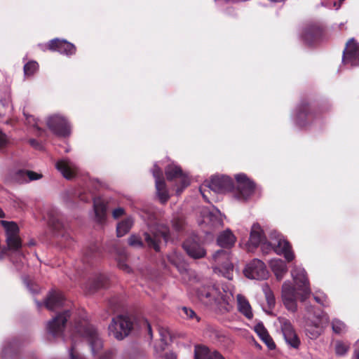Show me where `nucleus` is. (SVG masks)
<instances>
[{
	"label": "nucleus",
	"mask_w": 359,
	"mask_h": 359,
	"mask_svg": "<svg viewBox=\"0 0 359 359\" xmlns=\"http://www.w3.org/2000/svg\"><path fill=\"white\" fill-rule=\"evenodd\" d=\"M64 302L65 297L61 292L52 291L48 294L44 304L48 309L54 310L63 306Z\"/></svg>",
	"instance_id": "b1692460"
},
{
	"label": "nucleus",
	"mask_w": 359,
	"mask_h": 359,
	"mask_svg": "<svg viewBox=\"0 0 359 359\" xmlns=\"http://www.w3.org/2000/svg\"><path fill=\"white\" fill-rule=\"evenodd\" d=\"M233 187V180L228 176H215L210 180L205 181L200 187V191L203 198L208 201L206 192L212 191L215 194H223L232 191Z\"/></svg>",
	"instance_id": "20e7f679"
},
{
	"label": "nucleus",
	"mask_w": 359,
	"mask_h": 359,
	"mask_svg": "<svg viewBox=\"0 0 359 359\" xmlns=\"http://www.w3.org/2000/svg\"><path fill=\"white\" fill-rule=\"evenodd\" d=\"M349 349V345L342 341H337L335 344V351L338 355H344Z\"/></svg>",
	"instance_id": "a18cd8bd"
},
{
	"label": "nucleus",
	"mask_w": 359,
	"mask_h": 359,
	"mask_svg": "<svg viewBox=\"0 0 359 359\" xmlns=\"http://www.w3.org/2000/svg\"><path fill=\"white\" fill-rule=\"evenodd\" d=\"M183 248L187 255L194 259L202 258L206 254L203 246L194 239H187L184 243Z\"/></svg>",
	"instance_id": "4be33fe9"
},
{
	"label": "nucleus",
	"mask_w": 359,
	"mask_h": 359,
	"mask_svg": "<svg viewBox=\"0 0 359 359\" xmlns=\"http://www.w3.org/2000/svg\"><path fill=\"white\" fill-rule=\"evenodd\" d=\"M55 165L63 177L67 179H72L77 171L76 165L67 158L58 161Z\"/></svg>",
	"instance_id": "5701e85b"
},
{
	"label": "nucleus",
	"mask_w": 359,
	"mask_h": 359,
	"mask_svg": "<svg viewBox=\"0 0 359 359\" xmlns=\"http://www.w3.org/2000/svg\"><path fill=\"white\" fill-rule=\"evenodd\" d=\"M281 297L283 302L287 310L295 312L297 309V293L290 280H286L282 285Z\"/></svg>",
	"instance_id": "dca6fc26"
},
{
	"label": "nucleus",
	"mask_w": 359,
	"mask_h": 359,
	"mask_svg": "<svg viewBox=\"0 0 359 359\" xmlns=\"http://www.w3.org/2000/svg\"><path fill=\"white\" fill-rule=\"evenodd\" d=\"M198 296L206 304L218 305L221 310L226 311L229 310V297L214 285L200 289Z\"/></svg>",
	"instance_id": "39448f33"
},
{
	"label": "nucleus",
	"mask_w": 359,
	"mask_h": 359,
	"mask_svg": "<svg viewBox=\"0 0 359 359\" xmlns=\"http://www.w3.org/2000/svg\"><path fill=\"white\" fill-rule=\"evenodd\" d=\"M5 216V214L4 212V211L0 208V217L2 218V217H4Z\"/></svg>",
	"instance_id": "bf43d9fd"
},
{
	"label": "nucleus",
	"mask_w": 359,
	"mask_h": 359,
	"mask_svg": "<svg viewBox=\"0 0 359 359\" xmlns=\"http://www.w3.org/2000/svg\"><path fill=\"white\" fill-rule=\"evenodd\" d=\"M23 114L26 118L27 123L36 128L37 130V135H41L43 131L39 127L38 121L32 116L28 115L25 111L23 112Z\"/></svg>",
	"instance_id": "37998d69"
},
{
	"label": "nucleus",
	"mask_w": 359,
	"mask_h": 359,
	"mask_svg": "<svg viewBox=\"0 0 359 359\" xmlns=\"http://www.w3.org/2000/svg\"><path fill=\"white\" fill-rule=\"evenodd\" d=\"M159 359H176V355L173 353H166L161 355Z\"/></svg>",
	"instance_id": "864d4df0"
},
{
	"label": "nucleus",
	"mask_w": 359,
	"mask_h": 359,
	"mask_svg": "<svg viewBox=\"0 0 359 359\" xmlns=\"http://www.w3.org/2000/svg\"><path fill=\"white\" fill-rule=\"evenodd\" d=\"M180 314L183 318H190V319H193L195 318L198 320L195 312L191 309L186 307V306L181 308Z\"/></svg>",
	"instance_id": "49530a36"
},
{
	"label": "nucleus",
	"mask_w": 359,
	"mask_h": 359,
	"mask_svg": "<svg viewBox=\"0 0 359 359\" xmlns=\"http://www.w3.org/2000/svg\"><path fill=\"white\" fill-rule=\"evenodd\" d=\"M48 222H49L50 225H51L54 228L57 229V225H56V223H55V221L54 218H52L51 217H50Z\"/></svg>",
	"instance_id": "4d7b16f0"
},
{
	"label": "nucleus",
	"mask_w": 359,
	"mask_h": 359,
	"mask_svg": "<svg viewBox=\"0 0 359 359\" xmlns=\"http://www.w3.org/2000/svg\"><path fill=\"white\" fill-rule=\"evenodd\" d=\"M134 223L132 217H128L118 222L116 225V234L118 237H122L129 232Z\"/></svg>",
	"instance_id": "f704fd0d"
},
{
	"label": "nucleus",
	"mask_w": 359,
	"mask_h": 359,
	"mask_svg": "<svg viewBox=\"0 0 359 359\" xmlns=\"http://www.w3.org/2000/svg\"><path fill=\"white\" fill-rule=\"evenodd\" d=\"M159 333L161 335V340L158 344L155 346V350L157 353L163 351L165 349L168 344V340L170 338V333L165 330L161 329L159 330Z\"/></svg>",
	"instance_id": "e433bc0d"
},
{
	"label": "nucleus",
	"mask_w": 359,
	"mask_h": 359,
	"mask_svg": "<svg viewBox=\"0 0 359 359\" xmlns=\"http://www.w3.org/2000/svg\"><path fill=\"white\" fill-rule=\"evenodd\" d=\"M75 337L76 336L74 335L72 339V345L69 350V356L71 359H84L83 355L79 353L76 350Z\"/></svg>",
	"instance_id": "c03bdc74"
},
{
	"label": "nucleus",
	"mask_w": 359,
	"mask_h": 359,
	"mask_svg": "<svg viewBox=\"0 0 359 359\" xmlns=\"http://www.w3.org/2000/svg\"><path fill=\"white\" fill-rule=\"evenodd\" d=\"M236 297L238 311L247 318L251 319L253 314L249 302L242 294H238Z\"/></svg>",
	"instance_id": "7c9ffc66"
},
{
	"label": "nucleus",
	"mask_w": 359,
	"mask_h": 359,
	"mask_svg": "<svg viewBox=\"0 0 359 359\" xmlns=\"http://www.w3.org/2000/svg\"><path fill=\"white\" fill-rule=\"evenodd\" d=\"M11 251L8 248V245L6 247V248H4L2 249V250L0 252V260L3 259L4 258V257L7 255V252L8 251Z\"/></svg>",
	"instance_id": "6e6d98bb"
},
{
	"label": "nucleus",
	"mask_w": 359,
	"mask_h": 359,
	"mask_svg": "<svg viewBox=\"0 0 359 359\" xmlns=\"http://www.w3.org/2000/svg\"><path fill=\"white\" fill-rule=\"evenodd\" d=\"M128 242L130 246L134 248H142L143 247V243L141 238L136 235H131L128 239Z\"/></svg>",
	"instance_id": "de8ad7c7"
},
{
	"label": "nucleus",
	"mask_w": 359,
	"mask_h": 359,
	"mask_svg": "<svg viewBox=\"0 0 359 359\" xmlns=\"http://www.w3.org/2000/svg\"><path fill=\"white\" fill-rule=\"evenodd\" d=\"M355 346L356 348H359V339L356 341Z\"/></svg>",
	"instance_id": "e2e57ef3"
},
{
	"label": "nucleus",
	"mask_w": 359,
	"mask_h": 359,
	"mask_svg": "<svg viewBox=\"0 0 359 359\" xmlns=\"http://www.w3.org/2000/svg\"><path fill=\"white\" fill-rule=\"evenodd\" d=\"M76 332L78 335L86 339L93 356L97 359H111L112 358L114 355L112 350H107L101 353L103 348V341L92 325L86 321L80 323L76 327Z\"/></svg>",
	"instance_id": "f257e3e1"
},
{
	"label": "nucleus",
	"mask_w": 359,
	"mask_h": 359,
	"mask_svg": "<svg viewBox=\"0 0 359 359\" xmlns=\"http://www.w3.org/2000/svg\"><path fill=\"white\" fill-rule=\"evenodd\" d=\"M93 208L97 221L100 223L104 222L107 216V203L105 201L100 197L95 198L93 199Z\"/></svg>",
	"instance_id": "bb28decb"
},
{
	"label": "nucleus",
	"mask_w": 359,
	"mask_h": 359,
	"mask_svg": "<svg viewBox=\"0 0 359 359\" xmlns=\"http://www.w3.org/2000/svg\"><path fill=\"white\" fill-rule=\"evenodd\" d=\"M223 217L221 212L215 207L211 209L203 208L201 210V216L198 219V223L201 228H208L207 230H205L208 233L209 229L222 226Z\"/></svg>",
	"instance_id": "9d476101"
},
{
	"label": "nucleus",
	"mask_w": 359,
	"mask_h": 359,
	"mask_svg": "<svg viewBox=\"0 0 359 359\" xmlns=\"http://www.w3.org/2000/svg\"><path fill=\"white\" fill-rule=\"evenodd\" d=\"M291 276L297 290L299 291L298 294L300 296L301 301L303 302L308 298L311 293L306 272L302 266L294 265L291 271Z\"/></svg>",
	"instance_id": "f8f14e48"
},
{
	"label": "nucleus",
	"mask_w": 359,
	"mask_h": 359,
	"mask_svg": "<svg viewBox=\"0 0 359 359\" xmlns=\"http://www.w3.org/2000/svg\"><path fill=\"white\" fill-rule=\"evenodd\" d=\"M319 34L320 29L318 27L315 25H309L304 28L302 34V38L306 43H311Z\"/></svg>",
	"instance_id": "72a5a7b5"
},
{
	"label": "nucleus",
	"mask_w": 359,
	"mask_h": 359,
	"mask_svg": "<svg viewBox=\"0 0 359 359\" xmlns=\"http://www.w3.org/2000/svg\"><path fill=\"white\" fill-rule=\"evenodd\" d=\"M152 173L155 178L157 196L160 201L164 203L169 199L170 196L166 188L165 181L162 177V170L156 164H155L152 170Z\"/></svg>",
	"instance_id": "6ab92c4d"
},
{
	"label": "nucleus",
	"mask_w": 359,
	"mask_h": 359,
	"mask_svg": "<svg viewBox=\"0 0 359 359\" xmlns=\"http://www.w3.org/2000/svg\"><path fill=\"white\" fill-rule=\"evenodd\" d=\"M243 272L248 278L253 280H265L269 276L265 264L258 259H254L249 262Z\"/></svg>",
	"instance_id": "ddd939ff"
},
{
	"label": "nucleus",
	"mask_w": 359,
	"mask_h": 359,
	"mask_svg": "<svg viewBox=\"0 0 359 359\" xmlns=\"http://www.w3.org/2000/svg\"><path fill=\"white\" fill-rule=\"evenodd\" d=\"M236 187L232 189L233 197L241 202L249 201L257 192L255 184L243 173L236 175Z\"/></svg>",
	"instance_id": "423d86ee"
},
{
	"label": "nucleus",
	"mask_w": 359,
	"mask_h": 359,
	"mask_svg": "<svg viewBox=\"0 0 359 359\" xmlns=\"http://www.w3.org/2000/svg\"><path fill=\"white\" fill-rule=\"evenodd\" d=\"M38 63L35 61H30L24 66V72L25 76H32L38 69Z\"/></svg>",
	"instance_id": "79ce46f5"
},
{
	"label": "nucleus",
	"mask_w": 359,
	"mask_h": 359,
	"mask_svg": "<svg viewBox=\"0 0 359 359\" xmlns=\"http://www.w3.org/2000/svg\"><path fill=\"white\" fill-rule=\"evenodd\" d=\"M306 309L307 311L306 317L309 320L306 333L310 339H315L323 332L324 326L329 322V318L327 314L322 311H313L312 306H306Z\"/></svg>",
	"instance_id": "7ed1b4c3"
},
{
	"label": "nucleus",
	"mask_w": 359,
	"mask_h": 359,
	"mask_svg": "<svg viewBox=\"0 0 359 359\" xmlns=\"http://www.w3.org/2000/svg\"><path fill=\"white\" fill-rule=\"evenodd\" d=\"M133 327L132 319L125 315L113 318L109 325V333L118 340H122L128 336Z\"/></svg>",
	"instance_id": "1a4fd4ad"
},
{
	"label": "nucleus",
	"mask_w": 359,
	"mask_h": 359,
	"mask_svg": "<svg viewBox=\"0 0 359 359\" xmlns=\"http://www.w3.org/2000/svg\"><path fill=\"white\" fill-rule=\"evenodd\" d=\"M236 241V236L229 229L221 232L217 239V244L219 246L226 248L232 247L234 245Z\"/></svg>",
	"instance_id": "c85d7f7f"
},
{
	"label": "nucleus",
	"mask_w": 359,
	"mask_h": 359,
	"mask_svg": "<svg viewBox=\"0 0 359 359\" xmlns=\"http://www.w3.org/2000/svg\"><path fill=\"white\" fill-rule=\"evenodd\" d=\"M29 144L36 149H41V144L34 139L29 140Z\"/></svg>",
	"instance_id": "5fc2aeb1"
},
{
	"label": "nucleus",
	"mask_w": 359,
	"mask_h": 359,
	"mask_svg": "<svg viewBox=\"0 0 359 359\" xmlns=\"http://www.w3.org/2000/svg\"><path fill=\"white\" fill-rule=\"evenodd\" d=\"M314 299L318 303L320 304L321 305H323L324 306L327 305L326 299L324 296L323 297L315 296Z\"/></svg>",
	"instance_id": "603ef678"
},
{
	"label": "nucleus",
	"mask_w": 359,
	"mask_h": 359,
	"mask_svg": "<svg viewBox=\"0 0 359 359\" xmlns=\"http://www.w3.org/2000/svg\"><path fill=\"white\" fill-rule=\"evenodd\" d=\"M334 6H335V7H336V9L337 10V9H339V8L340 7V4H337V2H335V1H334Z\"/></svg>",
	"instance_id": "052dcab7"
},
{
	"label": "nucleus",
	"mask_w": 359,
	"mask_h": 359,
	"mask_svg": "<svg viewBox=\"0 0 359 359\" xmlns=\"http://www.w3.org/2000/svg\"><path fill=\"white\" fill-rule=\"evenodd\" d=\"M46 125L50 130L60 137H66L70 134V126L67 121L60 115H53L46 120Z\"/></svg>",
	"instance_id": "4468645a"
},
{
	"label": "nucleus",
	"mask_w": 359,
	"mask_h": 359,
	"mask_svg": "<svg viewBox=\"0 0 359 359\" xmlns=\"http://www.w3.org/2000/svg\"><path fill=\"white\" fill-rule=\"evenodd\" d=\"M214 262L213 270L215 273L222 276L228 280L233 277V265L230 260V255L224 250H219L212 257Z\"/></svg>",
	"instance_id": "6e6552de"
},
{
	"label": "nucleus",
	"mask_w": 359,
	"mask_h": 359,
	"mask_svg": "<svg viewBox=\"0 0 359 359\" xmlns=\"http://www.w3.org/2000/svg\"><path fill=\"white\" fill-rule=\"evenodd\" d=\"M249 242L254 247L261 245L262 248L263 243H268L265 241L263 230L259 224L255 223L252 226Z\"/></svg>",
	"instance_id": "a878e982"
},
{
	"label": "nucleus",
	"mask_w": 359,
	"mask_h": 359,
	"mask_svg": "<svg viewBox=\"0 0 359 359\" xmlns=\"http://www.w3.org/2000/svg\"><path fill=\"white\" fill-rule=\"evenodd\" d=\"M41 177L42 175L41 174L22 170H18L15 175V180L20 183L39 180Z\"/></svg>",
	"instance_id": "2f4dec72"
},
{
	"label": "nucleus",
	"mask_w": 359,
	"mask_h": 359,
	"mask_svg": "<svg viewBox=\"0 0 359 359\" xmlns=\"http://www.w3.org/2000/svg\"><path fill=\"white\" fill-rule=\"evenodd\" d=\"M146 243L156 251L160 250L162 242L167 243L170 238L168 228L163 224L150 226L148 231L144 233Z\"/></svg>",
	"instance_id": "0eeeda50"
},
{
	"label": "nucleus",
	"mask_w": 359,
	"mask_h": 359,
	"mask_svg": "<svg viewBox=\"0 0 359 359\" xmlns=\"http://www.w3.org/2000/svg\"><path fill=\"white\" fill-rule=\"evenodd\" d=\"M9 142L10 141L6 134L0 130V149L6 147Z\"/></svg>",
	"instance_id": "8fccbe9b"
},
{
	"label": "nucleus",
	"mask_w": 359,
	"mask_h": 359,
	"mask_svg": "<svg viewBox=\"0 0 359 359\" xmlns=\"http://www.w3.org/2000/svg\"><path fill=\"white\" fill-rule=\"evenodd\" d=\"M29 290H30L32 293H36V292H37V289L32 290V289L29 288Z\"/></svg>",
	"instance_id": "0e129e2a"
},
{
	"label": "nucleus",
	"mask_w": 359,
	"mask_h": 359,
	"mask_svg": "<svg viewBox=\"0 0 359 359\" xmlns=\"http://www.w3.org/2000/svg\"><path fill=\"white\" fill-rule=\"evenodd\" d=\"M165 175L169 181L175 180L180 184L176 188V194L180 195L183 189L189 184V177L182 172V169L175 164H170L165 168Z\"/></svg>",
	"instance_id": "2eb2a0df"
},
{
	"label": "nucleus",
	"mask_w": 359,
	"mask_h": 359,
	"mask_svg": "<svg viewBox=\"0 0 359 359\" xmlns=\"http://www.w3.org/2000/svg\"><path fill=\"white\" fill-rule=\"evenodd\" d=\"M195 359H225L218 351H210L205 346H196L194 349Z\"/></svg>",
	"instance_id": "393cba45"
},
{
	"label": "nucleus",
	"mask_w": 359,
	"mask_h": 359,
	"mask_svg": "<svg viewBox=\"0 0 359 359\" xmlns=\"http://www.w3.org/2000/svg\"><path fill=\"white\" fill-rule=\"evenodd\" d=\"M172 226L176 231H180L184 226V220L182 218L177 217L173 219Z\"/></svg>",
	"instance_id": "09e8293b"
},
{
	"label": "nucleus",
	"mask_w": 359,
	"mask_h": 359,
	"mask_svg": "<svg viewBox=\"0 0 359 359\" xmlns=\"http://www.w3.org/2000/svg\"><path fill=\"white\" fill-rule=\"evenodd\" d=\"M36 304H37V306H38L39 307H40V306L42 305V304H41V302H37V301H36Z\"/></svg>",
	"instance_id": "69168bd1"
},
{
	"label": "nucleus",
	"mask_w": 359,
	"mask_h": 359,
	"mask_svg": "<svg viewBox=\"0 0 359 359\" xmlns=\"http://www.w3.org/2000/svg\"><path fill=\"white\" fill-rule=\"evenodd\" d=\"M270 239L269 243H264L262 245L264 253L273 250L277 255H283L287 262H291L294 259L292 247L283 236L276 231L271 232Z\"/></svg>",
	"instance_id": "f03ea898"
},
{
	"label": "nucleus",
	"mask_w": 359,
	"mask_h": 359,
	"mask_svg": "<svg viewBox=\"0 0 359 359\" xmlns=\"http://www.w3.org/2000/svg\"><path fill=\"white\" fill-rule=\"evenodd\" d=\"M125 215V210L123 208H117L112 211V217L117 219Z\"/></svg>",
	"instance_id": "3c124183"
},
{
	"label": "nucleus",
	"mask_w": 359,
	"mask_h": 359,
	"mask_svg": "<svg viewBox=\"0 0 359 359\" xmlns=\"http://www.w3.org/2000/svg\"><path fill=\"white\" fill-rule=\"evenodd\" d=\"M48 46L50 50L57 51L60 54L65 55L67 56L75 54L76 50L73 43L66 40H61L59 39H54L50 41Z\"/></svg>",
	"instance_id": "412c9836"
},
{
	"label": "nucleus",
	"mask_w": 359,
	"mask_h": 359,
	"mask_svg": "<svg viewBox=\"0 0 359 359\" xmlns=\"http://www.w3.org/2000/svg\"><path fill=\"white\" fill-rule=\"evenodd\" d=\"M269 266L276 278L280 280L287 272L286 263L280 259H273L269 262Z\"/></svg>",
	"instance_id": "cd10ccee"
},
{
	"label": "nucleus",
	"mask_w": 359,
	"mask_h": 359,
	"mask_svg": "<svg viewBox=\"0 0 359 359\" xmlns=\"http://www.w3.org/2000/svg\"><path fill=\"white\" fill-rule=\"evenodd\" d=\"M69 317V311L58 314L48 323L47 329L48 332L53 337L59 336L62 332L65 325Z\"/></svg>",
	"instance_id": "aec40b11"
},
{
	"label": "nucleus",
	"mask_w": 359,
	"mask_h": 359,
	"mask_svg": "<svg viewBox=\"0 0 359 359\" xmlns=\"http://www.w3.org/2000/svg\"><path fill=\"white\" fill-rule=\"evenodd\" d=\"M332 328L334 333L339 334L345 332L346 330V326L344 323L338 319L332 320Z\"/></svg>",
	"instance_id": "a19ab883"
},
{
	"label": "nucleus",
	"mask_w": 359,
	"mask_h": 359,
	"mask_svg": "<svg viewBox=\"0 0 359 359\" xmlns=\"http://www.w3.org/2000/svg\"><path fill=\"white\" fill-rule=\"evenodd\" d=\"M118 266L120 269L123 270V271L126 273H130L131 271L130 267L126 263L125 259H126V252L124 250H122L121 252H117V257H116Z\"/></svg>",
	"instance_id": "4c0bfd02"
},
{
	"label": "nucleus",
	"mask_w": 359,
	"mask_h": 359,
	"mask_svg": "<svg viewBox=\"0 0 359 359\" xmlns=\"http://www.w3.org/2000/svg\"><path fill=\"white\" fill-rule=\"evenodd\" d=\"M355 355L357 359H359V351H355Z\"/></svg>",
	"instance_id": "680f3d73"
},
{
	"label": "nucleus",
	"mask_w": 359,
	"mask_h": 359,
	"mask_svg": "<svg viewBox=\"0 0 359 359\" xmlns=\"http://www.w3.org/2000/svg\"><path fill=\"white\" fill-rule=\"evenodd\" d=\"M255 331L270 349L275 348L276 345L273 341V339L269 336L266 329L262 323H258L255 325Z\"/></svg>",
	"instance_id": "473e14b6"
},
{
	"label": "nucleus",
	"mask_w": 359,
	"mask_h": 359,
	"mask_svg": "<svg viewBox=\"0 0 359 359\" xmlns=\"http://www.w3.org/2000/svg\"><path fill=\"white\" fill-rule=\"evenodd\" d=\"M107 277L104 275L99 274L95 276L87 285L90 292H93L101 287H104L107 285Z\"/></svg>",
	"instance_id": "c9c22d12"
},
{
	"label": "nucleus",
	"mask_w": 359,
	"mask_h": 359,
	"mask_svg": "<svg viewBox=\"0 0 359 359\" xmlns=\"http://www.w3.org/2000/svg\"><path fill=\"white\" fill-rule=\"evenodd\" d=\"M169 262L174 265L177 270L183 273L187 271V265L184 262L182 254L177 251H173L168 255Z\"/></svg>",
	"instance_id": "c756f323"
},
{
	"label": "nucleus",
	"mask_w": 359,
	"mask_h": 359,
	"mask_svg": "<svg viewBox=\"0 0 359 359\" xmlns=\"http://www.w3.org/2000/svg\"><path fill=\"white\" fill-rule=\"evenodd\" d=\"M296 123L299 126H304V118L307 116V107L306 105L300 106L298 109H297L296 111Z\"/></svg>",
	"instance_id": "58836bf2"
},
{
	"label": "nucleus",
	"mask_w": 359,
	"mask_h": 359,
	"mask_svg": "<svg viewBox=\"0 0 359 359\" xmlns=\"http://www.w3.org/2000/svg\"><path fill=\"white\" fill-rule=\"evenodd\" d=\"M342 62L351 66L359 65V43L354 39H349L346 43L343 52Z\"/></svg>",
	"instance_id": "f3484780"
},
{
	"label": "nucleus",
	"mask_w": 359,
	"mask_h": 359,
	"mask_svg": "<svg viewBox=\"0 0 359 359\" xmlns=\"http://www.w3.org/2000/svg\"><path fill=\"white\" fill-rule=\"evenodd\" d=\"M0 224L4 228L6 232V243L8 248L13 252L22 255L20 252L22 241L19 236V228L14 222L1 220Z\"/></svg>",
	"instance_id": "9b49d317"
},
{
	"label": "nucleus",
	"mask_w": 359,
	"mask_h": 359,
	"mask_svg": "<svg viewBox=\"0 0 359 359\" xmlns=\"http://www.w3.org/2000/svg\"><path fill=\"white\" fill-rule=\"evenodd\" d=\"M263 292L264 293L268 305L271 307L275 305V297L271 288L267 284H264L262 287Z\"/></svg>",
	"instance_id": "ea45409f"
},
{
	"label": "nucleus",
	"mask_w": 359,
	"mask_h": 359,
	"mask_svg": "<svg viewBox=\"0 0 359 359\" xmlns=\"http://www.w3.org/2000/svg\"><path fill=\"white\" fill-rule=\"evenodd\" d=\"M278 322L286 343L291 347L297 348L300 344V340L290 322L284 318H279Z\"/></svg>",
	"instance_id": "a211bd4d"
},
{
	"label": "nucleus",
	"mask_w": 359,
	"mask_h": 359,
	"mask_svg": "<svg viewBox=\"0 0 359 359\" xmlns=\"http://www.w3.org/2000/svg\"><path fill=\"white\" fill-rule=\"evenodd\" d=\"M145 324L147 325L148 333L150 335V337H152L151 327L150 324L147 321L145 322Z\"/></svg>",
	"instance_id": "13d9d810"
}]
</instances>
